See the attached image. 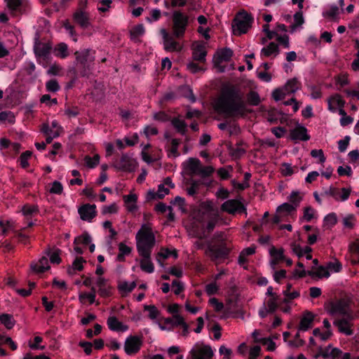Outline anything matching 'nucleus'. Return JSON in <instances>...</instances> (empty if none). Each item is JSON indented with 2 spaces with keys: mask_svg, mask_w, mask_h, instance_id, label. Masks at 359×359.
Returning a JSON list of instances; mask_svg holds the SVG:
<instances>
[{
  "mask_svg": "<svg viewBox=\"0 0 359 359\" xmlns=\"http://www.w3.org/2000/svg\"><path fill=\"white\" fill-rule=\"evenodd\" d=\"M193 20L194 18L183 10L172 11L170 15L171 34L164 28L160 31L165 50L174 52L182 50L180 43L176 39H182L184 37L187 30Z\"/></svg>",
  "mask_w": 359,
  "mask_h": 359,
  "instance_id": "nucleus-1",
  "label": "nucleus"
},
{
  "mask_svg": "<svg viewBox=\"0 0 359 359\" xmlns=\"http://www.w3.org/2000/svg\"><path fill=\"white\" fill-rule=\"evenodd\" d=\"M245 107L243 94L241 89L230 85L223 88L215 109L226 117L236 118L245 115Z\"/></svg>",
  "mask_w": 359,
  "mask_h": 359,
  "instance_id": "nucleus-2",
  "label": "nucleus"
},
{
  "mask_svg": "<svg viewBox=\"0 0 359 359\" xmlns=\"http://www.w3.org/2000/svg\"><path fill=\"white\" fill-rule=\"evenodd\" d=\"M253 17L245 10L240 11L232 22L233 32L235 35L245 34L253 22Z\"/></svg>",
  "mask_w": 359,
  "mask_h": 359,
  "instance_id": "nucleus-3",
  "label": "nucleus"
},
{
  "mask_svg": "<svg viewBox=\"0 0 359 359\" xmlns=\"http://www.w3.org/2000/svg\"><path fill=\"white\" fill-rule=\"evenodd\" d=\"M215 349L203 342H197L189 351L190 359H211Z\"/></svg>",
  "mask_w": 359,
  "mask_h": 359,
  "instance_id": "nucleus-4",
  "label": "nucleus"
},
{
  "mask_svg": "<svg viewBox=\"0 0 359 359\" xmlns=\"http://www.w3.org/2000/svg\"><path fill=\"white\" fill-rule=\"evenodd\" d=\"M319 356L325 359H352L350 353H343L339 348H334L331 345H328L324 348L320 347L316 358Z\"/></svg>",
  "mask_w": 359,
  "mask_h": 359,
  "instance_id": "nucleus-5",
  "label": "nucleus"
},
{
  "mask_svg": "<svg viewBox=\"0 0 359 359\" xmlns=\"http://www.w3.org/2000/svg\"><path fill=\"white\" fill-rule=\"evenodd\" d=\"M214 239L217 241V243L210 248L211 252L217 258L226 257L230 253L231 250L224 240V233L222 232H217L214 235Z\"/></svg>",
  "mask_w": 359,
  "mask_h": 359,
  "instance_id": "nucleus-6",
  "label": "nucleus"
},
{
  "mask_svg": "<svg viewBox=\"0 0 359 359\" xmlns=\"http://www.w3.org/2000/svg\"><path fill=\"white\" fill-rule=\"evenodd\" d=\"M12 15H18L27 13L30 5L26 0H4Z\"/></svg>",
  "mask_w": 359,
  "mask_h": 359,
  "instance_id": "nucleus-7",
  "label": "nucleus"
},
{
  "mask_svg": "<svg viewBox=\"0 0 359 359\" xmlns=\"http://www.w3.org/2000/svg\"><path fill=\"white\" fill-rule=\"evenodd\" d=\"M222 211L231 215L236 213H244L247 215V209L245 206L238 200L229 199L226 201L221 206Z\"/></svg>",
  "mask_w": 359,
  "mask_h": 359,
  "instance_id": "nucleus-8",
  "label": "nucleus"
},
{
  "mask_svg": "<svg viewBox=\"0 0 359 359\" xmlns=\"http://www.w3.org/2000/svg\"><path fill=\"white\" fill-rule=\"evenodd\" d=\"M137 243L147 245L149 248H154L155 245V236L150 228L143 225L136 235Z\"/></svg>",
  "mask_w": 359,
  "mask_h": 359,
  "instance_id": "nucleus-9",
  "label": "nucleus"
},
{
  "mask_svg": "<svg viewBox=\"0 0 359 359\" xmlns=\"http://www.w3.org/2000/svg\"><path fill=\"white\" fill-rule=\"evenodd\" d=\"M114 165L118 170L130 172L135 170L137 162L128 154H122L121 158L116 160Z\"/></svg>",
  "mask_w": 359,
  "mask_h": 359,
  "instance_id": "nucleus-10",
  "label": "nucleus"
},
{
  "mask_svg": "<svg viewBox=\"0 0 359 359\" xmlns=\"http://www.w3.org/2000/svg\"><path fill=\"white\" fill-rule=\"evenodd\" d=\"M142 344V341L140 337L137 336H130L126 339L125 341V352L129 356H133L134 354H135L140 351Z\"/></svg>",
  "mask_w": 359,
  "mask_h": 359,
  "instance_id": "nucleus-11",
  "label": "nucleus"
},
{
  "mask_svg": "<svg viewBox=\"0 0 359 359\" xmlns=\"http://www.w3.org/2000/svg\"><path fill=\"white\" fill-rule=\"evenodd\" d=\"M78 212L82 220L91 222L97 215L96 205L84 204L79 208Z\"/></svg>",
  "mask_w": 359,
  "mask_h": 359,
  "instance_id": "nucleus-12",
  "label": "nucleus"
},
{
  "mask_svg": "<svg viewBox=\"0 0 359 359\" xmlns=\"http://www.w3.org/2000/svg\"><path fill=\"white\" fill-rule=\"evenodd\" d=\"M307 132L308 130L305 126L297 124L294 129L290 130V136L292 140L308 141L311 137Z\"/></svg>",
  "mask_w": 359,
  "mask_h": 359,
  "instance_id": "nucleus-13",
  "label": "nucleus"
},
{
  "mask_svg": "<svg viewBox=\"0 0 359 359\" xmlns=\"http://www.w3.org/2000/svg\"><path fill=\"white\" fill-rule=\"evenodd\" d=\"M51 48L52 47L50 44L41 43L40 42H36L34 46V53L38 60L42 58L45 61L48 60Z\"/></svg>",
  "mask_w": 359,
  "mask_h": 359,
  "instance_id": "nucleus-14",
  "label": "nucleus"
},
{
  "mask_svg": "<svg viewBox=\"0 0 359 359\" xmlns=\"http://www.w3.org/2000/svg\"><path fill=\"white\" fill-rule=\"evenodd\" d=\"M351 318L345 317L339 320H336L334 322V325L337 326L339 331L341 333L346 334V336H352L354 332L351 329L352 324L350 323Z\"/></svg>",
  "mask_w": 359,
  "mask_h": 359,
  "instance_id": "nucleus-15",
  "label": "nucleus"
},
{
  "mask_svg": "<svg viewBox=\"0 0 359 359\" xmlns=\"http://www.w3.org/2000/svg\"><path fill=\"white\" fill-rule=\"evenodd\" d=\"M330 313L332 315L339 313L344 317H350L351 319H353V316L347 311L346 304L341 300L337 302L330 303Z\"/></svg>",
  "mask_w": 359,
  "mask_h": 359,
  "instance_id": "nucleus-16",
  "label": "nucleus"
},
{
  "mask_svg": "<svg viewBox=\"0 0 359 359\" xmlns=\"http://www.w3.org/2000/svg\"><path fill=\"white\" fill-rule=\"evenodd\" d=\"M73 18L82 28H87L90 25L88 15L81 8L76 11L73 15Z\"/></svg>",
  "mask_w": 359,
  "mask_h": 359,
  "instance_id": "nucleus-17",
  "label": "nucleus"
},
{
  "mask_svg": "<svg viewBox=\"0 0 359 359\" xmlns=\"http://www.w3.org/2000/svg\"><path fill=\"white\" fill-rule=\"evenodd\" d=\"M32 270L37 273H43L50 269L48 259L46 256H43L38 262L32 263Z\"/></svg>",
  "mask_w": 359,
  "mask_h": 359,
  "instance_id": "nucleus-18",
  "label": "nucleus"
},
{
  "mask_svg": "<svg viewBox=\"0 0 359 359\" xmlns=\"http://www.w3.org/2000/svg\"><path fill=\"white\" fill-rule=\"evenodd\" d=\"M107 323L109 329L111 331L126 332L128 329L127 325H123L115 316H109L107 319Z\"/></svg>",
  "mask_w": 359,
  "mask_h": 359,
  "instance_id": "nucleus-19",
  "label": "nucleus"
},
{
  "mask_svg": "<svg viewBox=\"0 0 359 359\" xmlns=\"http://www.w3.org/2000/svg\"><path fill=\"white\" fill-rule=\"evenodd\" d=\"M91 52L89 49H86L81 52H75L76 59L81 66L85 67V66L88 65V61L91 62L93 60V57L91 56Z\"/></svg>",
  "mask_w": 359,
  "mask_h": 359,
  "instance_id": "nucleus-20",
  "label": "nucleus"
},
{
  "mask_svg": "<svg viewBox=\"0 0 359 359\" xmlns=\"http://www.w3.org/2000/svg\"><path fill=\"white\" fill-rule=\"evenodd\" d=\"M345 104V100L342 99L340 95L334 94L328 99V109L332 112H335L337 109L334 105L338 106L339 108H344Z\"/></svg>",
  "mask_w": 359,
  "mask_h": 359,
  "instance_id": "nucleus-21",
  "label": "nucleus"
},
{
  "mask_svg": "<svg viewBox=\"0 0 359 359\" xmlns=\"http://www.w3.org/2000/svg\"><path fill=\"white\" fill-rule=\"evenodd\" d=\"M341 191L342 194L339 195V190L338 188L334 187L332 186L330 187V196L333 197L335 200H338L340 198L341 201H342L348 200L351 194V189L342 188Z\"/></svg>",
  "mask_w": 359,
  "mask_h": 359,
  "instance_id": "nucleus-22",
  "label": "nucleus"
},
{
  "mask_svg": "<svg viewBox=\"0 0 359 359\" xmlns=\"http://www.w3.org/2000/svg\"><path fill=\"white\" fill-rule=\"evenodd\" d=\"M233 50L229 48H224L220 50V53L217 57H215V65L219 67V65L224 61L229 62L233 56Z\"/></svg>",
  "mask_w": 359,
  "mask_h": 359,
  "instance_id": "nucleus-23",
  "label": "nucleus"
},
{
  "mask_svg": "<svg viewBox=\"0 0 359 359\" xmlns=\"http://www.w3.org/2000/svg\"><path fill=\"white\" fill-rule=\"evenodd\" d=\"M207 55V51L203 45H197L192 52L193 60L203 63L205 62V57Z\"/></svg>",
  "mask_w": 359,
  "mask_h": 359,
  "instance_id": "nucleus-24",
  "label": "nucleus"
},
{
  "mask_svg": "<svg viewBox=\"0 0 359 359\" xmlns=\"http://www.w3.org/2000/svg\"><path fill=\"white\" fill-rule=\"evenodd\" d=\"M314 320V315L309 311H306L302 316L299 329L302 331H306L312 327Z\"/></svg>",
  "mask_w": 359,
  "mask_h": 359,
  "instance_id": "nucleus-25",
  "label": "nucleus"
},
{
  "mask_svg": "<svg viewBox=\"0 0 359 359\" xmlns=\"http://www.w3.org/2000/svg\"><path fill=\"white\" fill-rule=\"evenodd\" d=\"M97 285L99 287V294L102 297H108L111 295V287L107 284V280L104 278H99L97 280Z\"/></svg>",
  "mask_w": 359,
  "mask_h": 359,
  "instance_id": "nucleus-26",
  "label": "nucleus"
},
{
  "mask_svg": "<svg viewBox=\"0 0 359 359\" xmlns=\"http://www.w3.org/2000/svg\"><path fill=\"white\" fill-rule=\"evenodd\" d=\"M86 261L82 257H77L74 260L72 265L69 266L67 269V273L70 276H73L76 273V271H81L83 269V264Z\"/></svg>",
  "mask_w": 359,
  "mask_h": 359,
  "instance_id": "nucleus-27",
  "label": "nucleus"
},
{
  "mask_svg": "<svg viewBox=\"0 0 359 359\" xmlns=\"http://www.w3.org/2000/svg\"><path fill=\"white\" fill-rule=\"evenodd\" d=\"M301 87V83L296 79H289L285 84L283 88L287 94L295 93Z\"/></svg>",
  "mask_w": 359,
  "mask_h": 359,
  "instance_id": "nucleus-28",
  "label": "nucleus"
},
{
  "mask_svg": "<svg viewBox=\"0 0 359 359\" xmlns=\"http://www.w3.org/2000/svg\"><path fill=\"white\" fill-rule=\"evenodd\" d=\"M201 164V163L199 159L196 158H189L186 166V169L188 170L191 175H197Z\"/></svg>",
  "mask_w": 359,
  "mask_h": 359,
  "instance_id": "nucleus-29",
  "label": "nucleus"
},
{
  "mask_svg": "<svg viewBox=\"0 0 359 359\" xmlns=\"http://www.w3.org/2000/svg\"><path fill=\"white\" fill-rule=\"evenodd\" d=\"M173 127L177 130V131L180 133L182 135H185L188 131L187 124L184 121L181 120L178 118H174L171 121Z\"/></svg>",
  "mask_w": 359,
  "mask_h": 359,
  "instance_id": "nucleus-30",
  "label": "nucleus"
},
{
  "mask_svg": "<svg viewBox=\"0 0 359 359\" xmlns=\"http://www.w3.org/2000/svg\"><path fill=\"white\" fill-rule=\"evenodd\" d=\"M61 250L57 248L53 252L52 251L50 248H48L46 250L45 254L46 256H48L50 257V262L52 264H59L62 259L60 258V254H61Z\"/></svg>",
  "mask_w": 359,
  "mask_h": 359,
  "instance_id": "nucleus-31",
  "label": "nucleus"
},
{
  "mask_svg": "<svg viewBox=\"0 0 359 359\" xmlns=\"http://www.w3.org/2000/svg\"><path fill=\"white\" fill-rule=\"evenodd\" d=\"M279 53V48L275 42H270L268 46L263 47L261 50V55L269 57L272 54L276 55Z\"/></svg>",
  "mask_w": 359,
  "mask_h": 359,
  "instance_id": "nucleus-32",
  "label": "nucleus"
},
{
  "mask_svg": "<svg viewBox=\"0 0 359 359\" xmlns=\"http://www.w3.org/2000/svg\"><path fill=\"white\" fill-rule=\"evenodd\" d=\"M123 200L128 211L133 212L137 209L135 203L137 200V197L135 194H130L123 196Z\"/></svg>",
  "mask_w": 359,
  "mask_h": 359,
  "instance_id": "nucleus-33",
  "label": "nucleus"
},
{
  "mask_svg": "<svg viewBox=\"0 0 359 359\" xmlns=\"http://www.w3.org/2000/svg\"><path fill=\"white\" fill-rule=\"evenodd\" d=\"M309 276L311 277H317L318 278H329L330 276V273L327 269V267H325L323 266H320L317 269L316 271H313V270L309 271Z\"/></svg>",
  "mask_w": 359,
  "mask_h": 359,
  "instance_id": "nucleus-34",
  "label": "nucleus"
},
{
  "mask_svg": "<svg viewBox=\"0 0 359 359\" xmlns=\"http://www.w3.org/2000/svg\"><path fill=\"white\" fill-rule=\"evenodd\" d=\"M295 210L296 208L293 205L288 203H284L277 208L276 212L278 214H281L282 217H284L290 214Z\"/></svg>",
  "mask_w": 359,
  "mask_h": 359,
  "instance_id": "nucleus-35",
  "label": "nucleus"
},
{
  "mask_svg": "<svg viewBox=\"0 0 359 359\" xmlns=\"http://www.w3.org/2000/svg\"><path fill=\"white\" fill-rule=\"evenodd\" d=\"M172 255L177 258L178 255L177 251L176 250H170L168 248H162L157 254L156 259L160 263L161 259H165Z\"/></svg>",
  "mask_w": 359,
  "mask_h": 359,
  "instance_id": "nucleus-36",
  "label": "nucleus"
},
{
  "mask_svg": "<svg viewBox=\"0 0 359 359\" xmlns=\"http://www.w3.org/2000/svg\"><path fill=\"white\" fill-rule=\"evenodd\" d=\"M0 322L8 329L11 330L15 325V320L11 314L2 313L0 315Z\"/></svg>",
  "mask_w": 359,
  "mask_h": 359,
  "instance_id": "nucleus-37",
  "label": "nucleus"
},
{
  "mask_svg": "<svg viewBox=\"0 0 359 359\" xmlns=\"http://www.w3.org/2000/svg\"><path fill=\"white\" fill-rule=\"evenodd\" d=\"M91 242H92L91 236L89 234L88 232L84 231L81 235L75 238L74 244V245L83 244L84 245H88L90 244Z\"/></svg>",
  "mask_w": 359,
  "mask_h": 359,
  "instance_id": "nucleus-38",
  "label": "nucleus"
},
{
  "mask_svg": "<svg viewBox=\"0 0 359 359\" xmlns=\"http://www.w3.org/2000/svg\"><path fill=\"white\" fill-rule=\"evenodd\" d=\"M337 223V216L335 212L327 214L323 219V225L327 229L332 228Z\"/></svg>",
  "mask_w": 359,
  "mask_h": 359,
  "instance_id": "nucleus-39",
  "label": "nucleus"
},
{
  "mask_svg": "<svg viewBox=\"0 0 359 359\" xmlns=\"http://www.w3.org/2000/svg\"><path fill=\"white\" fill-rule=\"evenodd\" d=\"M55 51L57 52L55 55L62 59H65L69 55L68 46L65 43H58L55 48Z\"/></svg>",
  "mask_w": 359,
  "mask_h": 359,
  "instance_id": "nucleus-40",
  "label": "nucleus"
},
{
  "mask_svg": "<svg viewBox=\"0 0 359 359\" xmlns=\"http://www.w3.org/2000/svg\"><path fill=\"white\" fill-rule=\"evenodd\" d=\"M152 248L141 243H137V252L143 258L150 259Z\"/></svg>",
  "mask_w": 359,
  "mask_h": 359,
  "instance_id": "nucleus-41",
  "label": "nucleus"
},
{
  "mask_svg": "<svg viewBox=\"0 0 359 359\" xmlns=\"http://www.w3.org/2000/svg\"><path fill=\"white\" fill-rule=\"evenodd\" d=\"M269 253L272 258L276 259L279 262L285 259L284 250L283 248L277 249L274 246H272L270 248Z\"/></svg>",
  "mask_w": 359,
  "mask_h": 359,
  "instance_id": "nucleus-42",
  "label": "nucleus"
},
{
  "mask_svg": "<svg viewBox=\"0 0 359 359\" xmlns=\"http://www.w3.org/2000/svg\"><path fill=\"white\" fill-rule=\"evenodd\" d=\"M144 33V27L142 24H139L133 27L130 31L131 40H135L136 38L143 35Z\"/></svg>",
  "mask_w": 359,
  "mask_h": 359,
  "instance_id": "nucleus-43",
  "label": "nucleus"
},
{
  "mask_svg": "<svg viewBox=\"0 0 359 359\" xmlns=\"http://www.w3.org/2000/svg\"><path fill=\"white\" fill-rule=\"evenodd\" d=\"M6 121L11 124L14 123L15 116L12 111H4L0 112V124L4 123Z\"/></svg>",
  "mask_w": 359,
  "mask_h": 359,
  "instance_id": "nucleus-44",
  "label": "nucleus"
},
{
  "mask_svg": "<svg viewBox=\"0 0 359 359\" xmlns=\"http://www.w3.org/2000/svg\"><path fill=\"white\" fill-rule=\"evenodd\" d=\"M140 267L142 271L149 273L154 271V266L150 259L143 258L140 261Z\"/></svg>",
  "mask_w": 359,
  "mask_h": 359,
  "instance_id": "nucleus-45",
  "label": "nucleus"
},
{
  "mask_svg": "<svg viewBox=\"0 0 359 359\" xmlns=\"http://www.w3.org/2000/svg\"><path fill=\"white\" fill-rule=\"evenodd\" d=\"M355 222L356 217L353 214L348 215L342 220V223L344 227L349 229H353Z\"/></svg>",
  "mask_w": 359,
  "mask_h": 359,
  "instance_id": "nucleus-46",
  "label": "nucleus"
},
{
  "mask_svg": "<svg viewBox=\"0 0 359 359\" xmlns=\"http://www.w3.org/2000/svg\"><path fill=\"white\" fill-rule=\"evenodd\" d=\"M39 212L38 205H25L22 208V212L25 216H31Z\"/></svg>",
  "mask_w": 359,
  "mask_h": 359,
  "instance_id": "nucleus-47",
  "label": "nucleus"
},
{
  "mask_svg": "<svg viewBox=\"0 0 359 359\" xmlns=\"http://www.w3.org/2000/svg\"><path fill=\"white\" fill-rule=\"evenodd\" d=\"M43 341V338L39 336H36L33 340L29 341V346L31 350H39L43 349L44 348L43 346L41 345V343Z\"/></svg>",
  "mask_w": 359,
  "mask_h": 359,
  "instance_id": "nucleus-48",
  "label": "nucleus"
},
{
  "mask_svg": "<svg viewBox=\"0 0 359 359\" xmlns=\"http://www.w3.org/2000/svg\"><path fill=\"white\" fill-rule=\"evenodd\" d=\"M279 297H271L267 301V309L269 313H273L276 312L277 309L279 307L278 301Z\"/></svg>",
  "mask_w": 359,
  "mask_h": 359,
  "instance_id": "nucleus-49",
  "label": "nucleus"
},
{
  "mask_svg": "<svg viewBox=\"0 0 359 359\" xmlns=\"http://www.w3.org/2000/svg\"><path fill=\"white\" fill-rule=\"evenodd\" d=\"M46 88L48 92L56 93L60 90V87L57 81L55 79H52L46 82Z\"/></svg>",
  "mask_w": 359,
  "mask_h": 359,
  "instance_id": "nucleus-50",
  "label": "nucleus"
},
{
  "mask_svg": "<svg viewBox=\"0 0 359 359\" xmlns=\"http://www.w3.org/2000/svg\"><path fill=\"white\" fill-rule=\"evenodd\" d=\"M32 151L29 150L25 151V152L21 154L19 158V161L20 163V165L22 168H27V167H29V163L28 162V160L32 156Z\"/></svg>",
  "mask_w": 359,
  "mask_h": 359,
  "instance_id": "nucleus-51",
  "label": "nucleus"
},
{
  "mask_svg": "<svg viewBox=\"0 0 359 359\" xmlns=\"http://www.w3.org/2000/svg\"><path fill=\"white\" fill-rule=\"evenodd\" d=\"M248 101L250 104L252 106H257L260 103V97L259 94L253 90H251L248 94Z\"/></svg>",
  "mask_w": 359,
  "mask_h": 359,
  "instance_id": "nucleus-52",
  "label": "nucleus"
},
{
  "mask_svg": "<svg viewBox=\"0 0 359 359\" xmlns=\"http://www.w3.org/2000/svg\"><path fill=\"white\" fill-rule=\"evenodd\" d=\"M144 309L149 311V318L151 320L156 319L160 314V311L154 305H144Z\"/></svg>",
  "mask_w": 359,
  "mask_h": 359,
  "instance_id": "nucleus-53",
  "label": "nucleus"
},
{
  "mask_svg": "<svg viewBox=\"0 0 359 359\" xmlns=\"http://www.w3.org/2000/svg\"><path fill=\"white\" fill-rule=\"evenodd\" d=\"M2 344L8 345L13 351L16 350L18 348L17 344L11 337L0 334V345Z\"/></svg>",
  "mask_w": 359,
  "mask_h": 359,
  "instance_id": "nucleus-54",
  "label": "nucleus"
},
{
  "mask_svg": "<svg viewBox=\"0 0 359 359\" xmlns=\"http://www.w3.org/2000/svg\"><path fill=\"white\" fill-rule=\"evenodd\" d=\"M280 173L284 177H289L293 175L294 169L291 166V164L287 163H283L280 165Z\"/></svg>",
  "mask_w": 359,
  "mask_h": 359,
  "instance_id": "nucleus-55",
  "label": "nucleus"
},
{
  "mask_svg": "<svg viewBox=\"0 0 359 359\" xmlns=\"http://www.w3.org/2000/svg\"><path fill=\"white\" fill-rule=\"evenodd\" d=\"M84 159L87 166L90 168H93L99 164L100 156L98 154H95L93 158L90 156H86Z\"/></svg>",
  "mask_w": 359,
  "mask_h": 359,
  "instance_id": "nucleus-56",
  "label": "nucleus"
},
{
  "mask_svg": "<svg viewBox=\"0 0 359 359\" xmlns=\"http://www.w3.org/2000/svg\"><path fill=\"white\" fill-rule=\"evenodd\" d=\"M150 15L151 16L146 18V20L148 22L151 23L153 22H156L160 20V18H161V11L160 9L154 8L151 11Z\"/></svg>",
  "mask_w": 359,
  "mask_h": 359,
  "instance_id": "nucleus-57",
  "label": "nucleus"
},
{
  "mask_svg": "<svg viewBox=\"0 0 359 359\" xmlns=\"http://www.w3.org/2000/svg\"><path fill=\"white\" fill-rule=\"evenodd\" d=\"M64 28L69 32V36L72 38L74 41H77V34L74 30V27L70 24L68 20L63 23Z\"/></svg>",
  "mask_w": 359,
  "mask_h": 359,
  "instance_id": "nucleus-58",
  "label": "nucleus"
},
{
  "mask_svg": "<svg viewBox=\"0 0 359 359\" xmlns=\"http://www.w3.org/2000/svg\"><path fill=\"white\" fill-rule=\"evenodd\" d=\"M260 344L266 346V350L269 351H273L276 348L275 342L269 338H262L260 339Z\"/></svg>",
  "mask_w": 359,
  "mask_h": 359,
  "instance_id": "nucleus-59",
  "label": "nucleus"
},
{
  "mask_svg": "<svg viewBox=\"0 0 359 359\" xmlns=\"http://www.w3.org/2000/svg\"><path fill=\"white\" fill-rule=\"evenodd\" d=\"M214 172V168L211 166H203L201 164L198 172L197 175L202 176L203 177H207L212 175Z\"/></svg>",
  "mask_w": 359,
  "mask_h": 359,
  "instance_id": "nucleus-60",
  "label": "nucleus"
},
{
  "mask_svg": "<svg viewBox=\"0 0 359 359\" xmlns=\"http://www.w3.org/2000/svg\"><path fill=\"white\" fill-rule=\"evenodd\" d=\"M261 346L258 344L252 346L249 349V355L248 359H256L260 355Z\"/></svg>",
  "mask_w": 359,
  "mask_h": 359,
  "instance_id": "nucleus-61",
  "label": "nucleus"
},
{
  "mask_svg": "<svg viewBox=\"0 0 359 359\" xmlns=\"http://www.w3.org/2000/svg\"><path fill=\"white\" fill-rule=\"evenodd\" d=\"M79 114V109L78 107L65 106V114L69 118L76 117Z\"/></svg>",
  "mask_w": 359,
  "mask_h": 359,
  "instance_id": "nucleus-62",
  "label": "nucleus"
},
{
  "mask_svg": "<svg viewBox=\"0 0 359 359\" xmlns=\"http://www.w3.org/2000/svg\"><path fill=\"white\" fill-rule=\"evenodd\" d=\"M287 93L284 88H276L273 91L272 97L276 101H280L285 99Z\"/></svg>",
  "mask_w": 359,
  "mask_h": 359,
  "instance_id": "nucleus-63",
  "label": "nucleus"
},
{
  "mask_svg": "<svg viewBox=\"0 0 359 359\" xmlns=\"http://www.w3.org/2000/svg\"><path fill=\"white\" fill-rule=\"evenodd\" d=\"M63 191L62 184L58 181H54L52 184V187L50 189V193L60 195Z\"/></svg>",
  "mask_w": 359,
  "mask_h": 359,
  "instance_id": "nucleus-64",
  "label": "nucleus"
}]
</instances>
